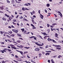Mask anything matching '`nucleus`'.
I'll list each match as a JSON object with an SVG mask.
<instances>
[{"label":"nucleus","instance_id":"nucleus-13","mask_svg":"<svg viewBox=\"0 0 63 63\" xmlns=\"http://www.w3.org/2000/svg\"><path fill=\"white\" fill-rule=\"evenodd\" d=\"M45 51L47 52H51V51Z\"/></svg>","mask_w":63,"mask_h":63},{"label":"nucleus","instance_id":"nucleus-32","mask_svg":"<svg viewBox=\"0 0 63 63\" xmlns=\"http://www.w3.org/2000/svg\"><path fill=\"white\" fill-rule=\"evenodd\" d=\"M25 48H26V49H29V48H30V47H25Z\"/></svg>","mask_w":63,"mask_h":63},{"label":"nucleus","instance_id":"nucleus-10","mask_svg":"<svg viewBox=\"0 0 63 63\" xmlns=\"http://www.w3.org/2000/svg\"><path fill=\"white\" fill-rule=\"evenodd\" d=\"M23 21H28V20H27L25 18H23Z\"/></svg>","mask_w":63,"mask_h":63},{"label":"nucleus","instance_id":"nucleus-34","mask_svg":"<svg viewBox=\"0 0 63 63\" xmlns=\"http://www.w3.org/2000/svg\"><path fill=\"white\" fill-rule=\"evenodd\" d=\"M8 50L9 52H10L11 51H12V50H11L9 49H8Z\"/></svg>","mask_w":63,"mask_h":63},{"label":"nucleus","instance_id":"nucleus-59","mask_svg":"<svg viewBox=\"0 0 63 63\" xmlns=\"http://www.w3.org/2000/svg\"><path fill=\"white\" fill-rule=\"evenodd\" d=\"M40 28H43V27H42V26H40Z\"/></svg>","mask_w":63,"mask_h":63},{"label":"nucleus","instance_id":"nucleus-14","mask_svg":"<svg viewBox=\"0 0 63 63\" xmlns=\"http://www.w3.org/2000/svg\"><path fill=\"white\" fill-rule=\"evenodd\" d=\"M8 32L9 33H10V34H12L13 33V32H12L11 31H9Z\"/></svg>","mask_w":63,"mask_h":63},{"label":"nucleus","instance_id":"nucleus-36","mask_svg":"<svg viewBox=\"0 0 63 63\" xmlns=\"http://www.w3.org/2000/svg\"><path fill=\"white\" fill-rule=\"evenodd\" d=\"M56 25V23H54L52 24V25H53V26H54V25Z\"/></svg>","mask_w":63,"mask_h":63},{"label":"nucleus","instance_id":"nucleus-21","mask_svg":"<svg viewBox=\"0 0 63 63\" xmlns=\"http://www.w3.org/2000/svg\"><path fill=\"white\" fill-rule=\"evenodd\" d=\"M39 57H41V55H42V54L41 53H40L39 54Z\"/></svg>","mask_w":63,"mask_h":63},{"label":"nucleus","instance_id":"nucleus-5","mask_svg":"<svg viewBox=\"0 0 63 63\" xmlns=\"http://www.w3.org/2000/svg\"><path fill=\"white\" fill-rule=\"evenodd\" d=\"M34 50H35V51H39V50H40V48L38 47L36 48Z\"/></svg>","mask_w":63,"mask_h":63},{"label":"nucleus","instance_id":"nucleus-24","mask_svg":"<svg viewBox=\"0 0 63 63\" xmlns=\"http://www.w3.org/2000/svg\"><path fill=\"white\" fill-rule=\"evenodd\" d=\"M20 48H23V46H22V45H20Z\"/></svg>","mask_w":63,"mask_h":63},{"label":"nucleus","instance_id":"nucleus-62","mask_svg":"<svg viewBox=\"0 0 63 63\" xmlns=\"http://www.w3.org/2000/svg\"><path fill=\"white\" fill-rule=\"evenodd\" d=\"M32 22L33 23H34V20H32Z\"/></svg>","mask_w":63,"mask_h":63},{"label":"nucleus","instance_id":"nucleus-40","mask_svg":"<svg viewBox=\"0 0 63 63\" xmlns=\"http://www.w3.org/2000/svg\"><path fill=\"white\" fill-rule=\"evenodd\" d=\"M28 52L27 51H26L25 52H24V53L25 54H26V53H28Z\"/></svg>","mask_w":63,"mask_h":63},{"label":"nucleus","instance_id":"nucleus-60","mask_svg":"<svg viewBox=\"0 0 63 63\" xmlns=\"http://www.w3.org/2000/svg\"><path fill=\"white\" fill-rule=\"evenodd\" d=\"M40 38H41V39H43V38H42V36H40Z\"/></svg>","mask_w":63,"mask_h":63},{"label":"nucleus","instance_id":"nucleus-12","mask_svg":"<svg viewBox=\"0 0 63 63\" xmlns=\"http://www.w3.org/2000/svg\"><path fill=\"white\" fill-rule=\"evenodd\" d=\"M50 53H47L45 54L46 55H49Z\"/></svg>","mask_w":63,"mask_h":63},{"label":"nucleus","instance_id":"nucleus-42","mask_svg":"<svg viewBox=\"0 0 63 63\" xmlns=\"http://www.w3.org/2000/svg\"><path fill=\"white\" fill-rule=\"evenodd\" d=\"M14 61L15 62H16V63H17V62H18V61H16L14 60Z\"/></svg>","mask_w":63,"mask_h":63},{"label":"nucleus","instance_id":"nucleus-15","mask_svg":"<svg viewBox=\"0 0 63 63\" xmlns=\"http://www.w3.org/2000/svg\"><path fill=\"white\" fill-rule=\"evenodd\" d=\"M7 61H5V62L4 61H2V63H6V62H7Z\"/></svg>","mask_w":63,"mask_h":63},{"label":"nucleus","instance_id":"nucleus-50","mask_svg":"<svg viewBox=\"0 0 63 63\" xmlns=\"http://www.w3.org/2000/svg\"><path fill=\"white\" fill-rule=\"evenodd\" d=\"M23 26V23H21V26Z\"/></svg>","mask_w":63,"mask_h":63},{"label":"nucleus","instance_id":"nucleus-55","mask_svg":"<svg viewBox=\"0 0 63 63\" xmlns=\"http://www.w3.org/2000/svg\"><path fill=\"white\" fill-rule=\"evenodd\" d=\"M19 39H20L21 40H23V39H22V38H21V37H19Z\"/></svg>","mask_w":63,"mask_h":63},{"label":"nucleus","instance_id":"nucleus-38","mask_svg":"<svg viewBox=\"0 0 63 63\" xmlns=\"http://www.w3.org/2000/svg\"><path fill=\"white\" fill-rule=\"evenodd\" d=\"M45 47L46 48H47V47H48V45H47V46H46Z\"/></svg>","mask_w":63,"mask_h":63},{"label":"nucleus","instance_id":"nucleus-49","mask_svg":"<svg viewBox=\"0 0 63 63\" xmlns=\"http://www.w3.org/2000/svg\"><path fill=\"white\" fill-rule=\"evenodd\" d=\"M31 25L32 26V27H35V26H34L33 24H31Z\"/></svg>","mask_w":63,"mask_h":63},{"label":"nucleus","instance_id":"nucleus-6","mask_svg":"<svg viewBox=\"0 0 63 63\" xmlns=\"http://www.w3.org/2000/svg\"><path fill=\"white\" fill-rule=\"evenodd\" d=\"M40 18H41V19H43V18H44V16H43V15H42V14H40Z\"/></svg>","mask_w":63,"mask_h":63},{"label":"nucleus","instance_id":"nucleus-47","mask_svg":"<svg viewBox=\"0 0 63 63\" xmlns=\"http://www.w3.org/2000/svg\"><path fill=\"white\" fill-rule=\"evenodd\" d=\"M15 57L16 58H18L19 57L18 56L16 55H15Z\"/></svg>","mask_w":63,"mask_h":63},{"label":"nucleus","instance_id":"nucleus-25","mask_svg":"<svg viewBox=\"0 0 63 63\" xmlns=\"http://www.w3.org/2000/svg\"><path fill=\"white\" fill-rule=\"evenodd\" d=\"M17 36H18L19 37H21V35H20V34L18 33H17Z\"/></svg>","mask_w":63,"mask_h":63},{"label":"nucleus","instance_id":"nucleus-26","mask_svg":"<svg viewBox=\"0 0 63 63\" xmlns=\"http://www.w3.org/2000/svg\"><path fill=\"white\" fill-rule=\"evenodd\" d=\"M21 30L22 31V32H23V31H24V29H21Z\"/></svg>","mask_w":63,"mask_h":63},{"label":"nucleus","instance_id":"nucleus-44","mask_svg":"<svg viewBox=\"0 0 63 63\" xmlns=\"http://www.w3.org/2000/svg\"><path fill=\"white\" fill-rule=\"evenodd\" d=\"M32 28L33 29H36V28L33 27H32Z\"/></svg>","mask_w":63,"mask_h":63},{"label":"nucleus","instance_id":"nucleus-61","mask_svg":"<svg viewBox=\"0 0 63 63\" xmlns=\"http://www.w3.org/2000/svg\"><path fill=\"white\" fill-rule=\"evenodd\" d=\"M11 27L12 28H14V26H13V25L11 26Z\"/></svg>","mask_w":63,"mask_h":63},{"label":"nucleus","instance_id":"nucleus-4","mask_svg":"<svg viewBox=\"0 0 63 63\" xmlns=\"http://www.w3.org/2000/svg\"><path fill=\"white\" fill-rule=\"evenodd\" d=\"M11 46H11V47L13 48V49H17L16 48V47H14V46H15L13 45L12 44L11 45ZM13 46L14 47H13Z\"/></svg>","mask_w":63,"mask_h":63},{"label":"nucleus","instance_id":"nucleus-3","mask_svg":"<svg viewBox=\"0 0 63 63\" xmlns=\"http://www.w3.org/2000/svg\"><path fill=\"white\" fill-rule=\"evenodd\" d=\"M22 10H23V11H25L26 10H29V9H28L27 8H24V7H23L22 8Z\"/></svg>","mask_w":63,"mask_h":63},{"label":"nucleus","instance_id":"nucleus-63","mask_svg":"<svg viewBox=\"0 0 63 63\" xmlns=\"http://www.w3.org/2000/svg\"><path fill=\"white\" fill-rule=\"evenodd\" d=\"M45 12H46V13H47V10H45Z\"/></svg>","mask_w":63,"mask_h":63},{"label":"nucleus","instance_id":"nucleus-37","mask_svg":"<svg viewBox=\"0 0 63 63\" xmlns=\"http://www.w3.org/2000/svg\"><path fill=\"white\" fill-rule=\"evenodd\" d=\"M56 49H59V50H60V49H61V48L57 47Z\"/></svg>","mask_w":63,"mask_h":63},{"label":"nucleus","instance_id":"nucleus-45","mask_svg":"<svg viewBox=\"0 0 63 63\" xmlns=\"http://www.w3.org/2000/svg\"><path fill=\"white\" fill-rule=\"evenodd\" d=\"M4 50H8V49H7V48H5L4 49Z\"/></svg>","mask_w":63,"mask_h":63},{"label":"nucleus","instance_id":"nucleus-1","mask_svg":"<svg viewBox=\"0 0 63 63\" xmlns=\"http://www.w3.org/2000/svg\"><path fill=\"white\" fill-rule=\"evenodd\" d=\"M57 13H58L59 15H60L61 17H62V14L61 13V12L59 11H58L57 12Z\"/></svg>","mask_w":63,"mask_h":63},{"label":"nucleus","instance_id":"nucleus-33","mask_svg":"<svg viewBox=\"0 0 63 63\" xmlns=\"http://www.w3.org/2000/svg\"><path fill=\"white\" fill-rule=\"evenodd\" d=\"M52 41L54 43H56V41H55V40H52Z\"/></svg>","mask_w":63,"mask_h":63},{"label":"nucleus","instance_id":"nucleus-35","mask_svg":"<svg viewBox=\"0 0 63 63\" xmlns=\"http://www.w3.org/2000/svg\"><path fill=\"white\" fill-rule=\"evenodd\" d=\"M15 35L14 34H12L11 35V36H12V37H14Z\"/></svg>","mask_w":63,"mask_h":63},{"label":"nucleus","instance_id":"nucleus-27","mask_svg":"<svg viewBox=\"0 0 63 63\" xmlns=\"http://www.w3.org/2000/svg\"><path fill=\"white\" fill-rule=\"evenodd\" d=\"M47 36H45V37H44V39H46V38H47Z\"/></svg>","mask_w":63,"mask_h":63},{"label":"nucleus","instance_id":"nucleus-20","mask_svg":"<svg viewBox=\"0 0 63 63\" xmlns=\"http://www.w3.org/2000/svg\"><path fill=\"white\" fill-rule=\"evenodd\" d=\"M16 42H18V43H20V42H21V41H20V40H18Z\"/></svg>","mask_w":63,"mask_h":63},{"label":"nucleus","instance_id":"nucleus-52","mask_svg":"<svg viewBox=\"0 0 63 63\" xmlns=\"http://www.w3.org/2000/svg\"><path fill=\"white\" fill-rule=\"evenodd\" d=\"M56 47H60V46L59 45H56Z\"/></svg>","mask_w":63,"mask_h":63},{"label":"nucleus","instance_id":"nucleus-41","mask_svg":"<svg viewBox=\"0 0 63 63\" xmlns=\"http://www.w3.org/2000/svg\"><path fill=\"white\" fill-rule=\"evenodd\" d=\"M35 44H36V45H37V46H38V45H39V44H38V42H36Z\"/></svg>","mask_w":63,"mask_h":63},{"label":"nucleus","instance_id":"nucleus-39","mask_svg":"<svg viewBox=\"0 0 63 63\" xmlns=\"http://www.w3.org/2000/svg\"><path fill=\"white\" fill-rule=\"evenodd\" d=\"M51 50L52 51H56L53 50V49H51Z\"/></svg>","mask_w":63,"mask_h":63},{"label":"nucleus","instance_id":"nucleus-51","mask_svg":"<svg viewBox=\"0 0 63 63\" xmlns=\"http://www.w3.org/2000/svg\"><path fill=\"white\" fill-rule=\"evenodd\" d=\"M1 44H4V42H1Z\"/></svg>","mask_w":63,"mask_h":63},{"label":"nucleus","instance_id":"nucleus-19","mask_svg":"<svg viewBox=\"0 0 63 63\" xmlns=\"http://www.w3.org/2000/svg\"><path fill=\"white\" fill-rule=\"evenodd\" d=\"M7 3H8L9 4H10V2L9 0H7Z\"/></svg>","mask_w":63,"mask_h":63},{"label":"nucleus","instance_id":"nucleus-11","mask_svg":"<svg viewBox=\"0 0 63 63\" xmlns=\"http://www.w3.org/2000/svg\"><path fill=\"white\" fill-rule=\"evenodd\" d=\"M20 52V53L22 54V55H23V52L22 51H20V52Z\"/></svg>","mask_w":63,"mask_h":63},{"label":"nucleus","instance_id":"nucleus-17","mask_svg":"<svg viewBox=\"0 0 63 63\" xmlns=\"http://www.w3.org/2000/svg\"><path fill=\"white\" fill-rule=\"evenodd\" d=\"M55 36L56 37H58V34L57 33H56L55 34Z\"/></svg>","mask_w":63,"mask_h":63},{"label":"nucleus","instance_id":"nucleus-64","mask_svg":"<svg viewBox=\"0 0 63 63\" xmlns=\"http://www.w3.org/2000/svg\"><path fill=\"white\" fill-rule=\"evenodd\" d=\"M50 60H48V63H50Z\"/></svg>","mask_w":63,"mask_h":63},{"label":"nucleus","instance_id":"nucleus-23","mask_svg":"<svg viewBox=\"0 0 63 63\" xmlns=\"http://www.w3.org/2000/svg\"><path fill=\"white\" fill-rule=\"evenodd\" d=\"M3 33H4V32H2V31H1L0 32V34H1V35L3 34Z\"/></svg>","mask_w":63,"mask_h":63},{"label":"nucleus","instance_id":"nucleus-8","mask_svg":"<svg viewBox=\"0 0 63 63\" xmlns=\"http://www.w3.org/2000/svg\"><path fill=\"white\" fill-rule=\"evenodd\" d=\"M44 45V43H42V44H38V46H43V45Z\"/></svg>","mask_w":63,"mask_h":63},{"label":"nucleus","instance_id":"nucleus-2","mask_svg":"<svg viewBox=\"0 0 63 63\" xmlns=\"http://www.w3.org/2000/svg\"><path fill=\"white\" fill-rule=\"evenodd\" d=\"M12 31L16 33H18V31L17 30H12Z\"/></svg>","mask_w":63,"mask_h":63},{"label":"nucleus","instance_id":"nucleus-31","mask_svg":"<svg viewBox=\"0 0 63 63\" xmlns=\"http://www.w3.org/2000/svg\"><path fill=\"white\" fill-rule=\"evenodd\" d=\"M24 6H28V4L27 3H26L25 5H24Z\"/></svg>","mask_w":63,"mask_h":63},{"label":"nucleus","instance_id":"nucleus-7","mask_svg":"<svg viewBox=\"0 0 63 63\" xmlns=\"http://www.w3.org/2000/svg\"><path fill=\"white\" fill-rule=\"evenodd\" d=\"M3 9L4 8L3 6L0 7V10H3Z\"/></svg>","mask_w":63,"mask_h":63},{"label":"nucleus","instance_id":"nucleus-57","mask_svg":"<svg viewBox=\"0 0 63 63\" xmlns=\"http://www.w3.org/2000/svg\"><path fill=\"white\" fill-rule=\"evenodd\" d=\"M13 21L14 22H16V20L15 19L13 20Z\"/></svg>","mask_w":63,"mask_h":63},{"label":"nucleus","instance_id":"nucleus-43","mask_svg":"<svg viewBox=\"0 0 63 63\" xmlns=\"http://www.w3.org/2000/svg\"><path fill=\"white\" fill-rule=\"evenodd\" d=\"M39 47L40 48H41V49H43L44 48L43 47Z\"/></svg>","mask_w":63,"mask_h":63},{"label":"nucleus","instance_id":"nucleus-28","mask_svg":"<svg viewBox=\"0 0 63 63\" xmlns=\"http://www.w3.org/2000/svg\"><path fill=\"white\" fill-rule=\"evenodd\" d=\"M19 18L20 19H23V17L22 16H20L19 17Z\"/></svg>","mask_w":63,"mask_h":63},{"label":"nucleus","instance_id":"nucleus-53","mask_svg":"<svg viewBox=\"0 0 63 63\" xmlns=\"http://www.w3.org/2000/svg\"><path fill=\"white\" fill-rule=\"evenodd\" d=\"M56 56H57V55H55L54 56H53V58H54L55 57H56Z\"/></svg>","mask_w":63,"mask_h":63},{"label":"nucleus","instance_id":"nucleus-30","mask_svg":"<svg viewBox=\"0 0 63 63\" xmlns=\"http://www.w3.org/2000/svg\"><path fill=\"white\" fill-rule=\"evenodd\" d=\"M47 27H49V26H50V25L48 24H47Z\"/></svg>","mask_w":63,"mask_h":63},{"label":"nucleus","instance_id":"nucleus-18","mask_svg":"<svg viewBox=\"0 0 63 63\" xmlns=\"http://www.w3.org/2000/svg\"><path fill=\"white\" fill-rule=\"evenodd\" d=\"M6 10L7 11V12H9V9H8V8L6 7Z\"/></svg>","mask_w":63,"mask_h":63},{"label":"nucleus","instance_id":"nucleus-58","mask_svg":"<svg viewBox=\"0 0 63 63\" xmlns=\"http://www.w3.org/2000/svg\"><path fill=\"white\" fill-rule=\"evenodd\" d=\"M54 16H55V17H57V15L55 14H54Z\"/></svg>","mask_w":63,"mask_h":63},{"label":"nucleus","instance_id":"nucleus-48","mask_svg":"<svg viewBox=\"0 0 63 63\" xmlns=\"http://www.w3.org/2000/svg\"><path fill=\"white\" fill-rule=\"evenodd\" d=\"M1 52L2 53H4V51H3V50H1Z\"/></svg>","mask_w":63,"mask_h":63},{"label":"nucleus","instance_id":"nucleus-56","mask_svg":"<svg viewBox=\"0 0 63 63\" xmlns=\"http://www.w3.org/2000/svg\"><path fill=\"white\" fill-rule=\"evenodd\" d=\"M32 12L33 13V14H35V12L34 11H33Z\"/></svg>","mask_w":63,"mask_h":63},{"label":"nucleus","instance_id":"nucleus-22","mask_svg":"<svg viewBox=\"0 0 63 63\" xmlns=\"http://www.w3.org/2000/svg\"><path fill=\"white\" fill-rule=\"evenodd\" d=\"M46 5L47 6V7H49V4L48 3Z\"/></svg>","mask_w":63,"mask_h":63},{"label":"nucleus","instance_id":"nucleus-46","mask_svg":"<svg viewBox=\"0 0 63 63\" xmlns=\"http://www.w3.org/2000/svg\"><path fill=\"white\" fill-rule=\"evenodd\" d=\"M34 37H34V36H32L31 37H30V38H34Z\"/></svg>","mask_w":63,"mask_h":63},{"label":"nucleus","instance_id":"nucleus-9","mask_svg":"<svg viewBox=\"0 0 63 63\" xmlns=\"http://www.w3.org/2000/svg\"><path fill=\"white\" fill-rule=\"evenodd\" d=\"M13 18L12 17H11V16H10L9 17V20H10V21H11V19H12Z\"/></svg>","mask_w":63,"mask_h":63},{"label":"nucleus","instance_id":"nucleus-54","mask_svg":"<svg viewBox=\"0 0 63 63\" xmlns=\"http://www.w3.org/2000/svg\"><path fill=\"white\" fill-rule=\"evenodd\" d=\"M40 12H41V11L39 10H38V13L39 14H41V13H40Z\"/></svg>","mask_w":63,"mask_h":63},{"label":"nucleus","instance_id":"nucleus-16","mask_svg":"<svg viewBox=\"0 0 63 63\" xmlns=\"http://www.w3.org/2000/svg\"><path fill=\"white\" fill-rule=\"evenodd\" d=\"M2 19L3 20H6V19L4 18V17H3Z\"/></svg>","mask_w":63,"mask_h":63},{"label":"nucleus","instance_id":"nucleus-29","mask_svg":"<svg viewBox=\"0 0 63 63\" xmlns=\"http://www.w3.org/2000/svg\"><path fill=\"white\" fill-rule=\"evenodd\" d=\"M47 31L48 32V33H49L50 32V30L48 29L47 30Z\"/></svg>","mask_w":63,"mask_h":63}]
</instances>
